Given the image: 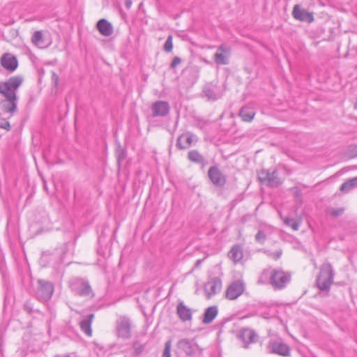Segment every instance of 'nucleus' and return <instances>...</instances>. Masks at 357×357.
<instances>
[{"label":"nucleus","mask_w":357,"mask_h":357,"mask_svg":"<svg viewBox=\"0 0 357 357\" xmlns=\"http://www.w3.org/2000/svg\"><path fill=\"white\" fill-rule=\"evenodd\" d=\"M170 111V106L168 102L158 100L153 103L151 106L152 116L153 117H165L167 116Z\"/></svg>","instance_id":"4468645a"},{"label":"nucleus","mask_w":357,"mask_h":357,"mask_svg":"<svg viewBox=\"0 0 357 357\" xmlns=\"http://www.w3.org/2000/svg\"><path fill=\"white\" fill-rule=\"evenodd\" d=\"M96 28L101 35L106 37L110 36L114 32L112 24L105 19L98 20Z\"/></svg>","instance_id":"412c9836"},{"label":"nucleus","mask_w":357,"mask_h":357,"mask_svg":"<svg viewBox=\"0 0 357 357\" xmlns=\"http://www.w3.org/2000/svg\"><path fill=\"white\" fill-rule=\"evenodd\" d=\"M172 36L169 35L167 38L166 39V41L164 45V50L167 52H170L172 50L173 48V43H172Z\"/></svg>","instance_id":"2f4dec72"},{"label":"nucleus","mask_w":357,"mask_h":357,"mask_svg":"<svg viewBox=\"0 0 357 357\" xmlns=\"http://www.w3.org/2000/svg\"><path fill=\"white\" fill-rule=\"evenodd\" d=\"M271 273V270H269V269L264 270L259 277L257 283L260 284H267L268 282H270Z\"/></svg>","instance_id":"c85d7f7f"},{"label":"nucleus","mask_w":357,"mask_h":357,"mask_svg":"<svg viewBox=\"0 0 357 357\" xmlns=\"http://www.w3.org/2000/svg\"><path fill=\"white\" fill-rule=\"evenodd\" d=\"M238 337L244 343L245 349H249L250 344L256 343L259 340V335L254 330L245 328L241 329Z\"/></svg>","instance_id":"9d476101"},{"label":"nucleus","mask_w":357,"mask_h":357,"mask_svg":"<svg viewBox=\"0 0 357 357\" xmlns=\"http://www.w3.org/2000/svg\"><path fill=\"white\" fill-rule=\"evenodd\" d=\"M258 178L261 183L270 188H277L282 183L276 169H261L258 173Z\"/></svg>","instance_id":"423d86ee"},{"label":"nucleus","mask_w":357,"mask_h":357,"mask_svg":"<svg viewBox=\"0 0 357 357\" xmlns=\"http://www.w3.org/2000/svg\"><path fill=\"white\" fill-rule=\"evenodd\" d=\"M0 128L9 130L10 128V123L8 121L0 122Z\"/></svg>","instance_id":"ea45409f"},{"label":"nucleus","mask_w":357,"mask_h":357,"mask_svg":"<svg viewBox=\"0 0 357 357\" xmlns=\"http://www.w3.org/2000/svg\"><path fill=\"white\" fill-rule=\"evenodd\" d=\"M94 317L93 314H90L84 317L79 323L80 328L86 335H92L91 323Z\"/></svg>","instance_id":"4be33fe9"},{"label":"nucleus","mask_w":357,"mask_h":357,"mask_svg":"<svg viewBox=\"0 0 357 357\" xmlns=\"http://www.w3.org/2000/svg\"><path fill=\"white\" fill-rule=\"evenodd\" d=\"M176 314L183 321H190L192 317V310L180 301L176 306Z\"/></svg>","instance_id":"aec40b11"},{"label":"nucleus","mask_w":357,"mask_h":357,"mask_svg":"<svg viewBox=\"0 0 357 357\" xmlns=\"http://www.w3.org/2000/svg\"><path fill=\"white\" fill-rule=\"evenodd\" d=\"M132 348L136 354H139L143 351V350L144 349V344L140 343L139 341H135L133 343Z\"/></svg>","instance_id":"c9c22d12"},{"label":"nucleus","mask_w":357,"mask_h":357,"mask_svg":"<svg viewBox=\"0 0 357 357\" xmlns=\"http://www.w3.org/2000/svg\"><path fill=\"white\" fill-rule=\"evenodd\" d=\"M344 209L343 208H331L328 210V213L332 216L336 218L343 214Z\"/></svg>","instance_id":"e433bc0d"},{"label":"nucleus","mask_w":357,"mask_h":357,"mask_svg":"<svg viewBox=\"0 0 357 357\" xmlns=\"http://www.w3.org/2000/svg\"><path fill=\"white\" fill-rule=\"evenodd\" d=\"M31 41L36 46L43 47L44 43L43 33L40 31H35L32 36Z\"/></svg>","instance_id":"cd10ccee"},{"label":"nucleus","mask_w":357,"mask_h":357,"mask_svg":"<svg viewBox=\"0 0 357 357\" xmlns=\"http://www.w3.org/2000/svg\"><path fill=\"white\" fill-rule=\"evenodd\" d=\"M172 341L167 340L165 344V349L162 357H171Z\"/></svg>","instance_id":"473e14b6"},{"label":"nucleus","mask_w":357,"mask_h":357,"mask_svg":"<svg viewBox=\"0 0 357 357\" xmlns=\"http://www.w3.org/2000/svg\"><path fill=\"white\" fill-rule=\"evenodd\" d=\"M203 92L209 100H216L223 95V90L217 85H211L204 87Z\"/></svg>","instance_id":"6ab92c4d"},{"label":"nucleus","mask_w":357,"mask_h":357,"mask_svg":"<svg viewBox=\"0 0 357 357\" xmlns=\"http://www.w3.org/2000/svg\"><path fill=\"white\" fill-rule=\"evenodd\" d=\"M293 17L299 21L306 22H312L314 20L313 14L312 13H309L304 9H301L298 5H295L293 11H292Z\"/></svg>","instance_id":"a211bd4d"},{"label":"nucleus","mask_w":357,"mask_h":357,"mask_svg":"<svg viewBox=\"0 0 357 357\" xmlns=\"http://www.w3.org/2000/svg\"><path fill=\"white\" fill-rule=\"evenodd\" d=\"M116 335L122 339H129L131 337V321L126 317H120L116 324Z\"/></svg>","instance_id":"6e6552de"},{"label":"nucleus","mask_w":357,"mask_h":357,"mask_svg":"<svg viewBox=\"0 0 357 357\" xmlns=\"http://www.w3.org/2000/svg\"><path fill=\"white\" fill-rule=\"evenodd\" d=\"M208 176L211 181L216 187H223L226 183V177L217 166H212L208 171Z\"/></svg>","instance_id":"f8f14e48"},{"label":"nucleus","mask_w":357,"mask_h":357,"mask_svg":"<svg viewBox=\"0 0 357 357\" xmlns=\"http://www.w3.org/2000/svg\"><path fill=\"white\" fill-rule=\"evenodd\" d=\"M357 187V176L349 179L343 183L340 187V190L344 192H348L351 189Z\"/></svg>","instance_id":"bb28decb"},{"label":"nucleus","mask_w":357,"mask_h":357,"mask_svg":"<svg viewBox=\"0 0 357 357\" xmlns=\"http://www.w3.org/2000/svg\"><path fill=\"white\" fill-rule=\"evenodd\" d=\"M37 284L35 291L36 297L41 302H47L50 300L54 292L53 284L44 280H38Z\"/></svg>","instance_id":"0eeeda50"},{"label":"nucleus","mask_w":357,"mask_h":357,"mask_svg":"<svg viewBox=\"0 0 357 357\" xmlns=\"http://www.w3.org/2000/svg\"><path fill=\"white\" fill-rule=\"evenodd\" d=\"M231 48L227 45H221L214 54V61L218 65H227L229 63Z\"/></svg>","instance_id":"ddd939ff"},{"label":"nucleus","mask_w":357,"mask_h":357,"mask_svg":"<svg viewBox=\"0 0 357 357\" xmlns=\"http://www.w3.org/2000/svg\"><path fill=\"white\" fill-rule=\"evenodd\" d=\"M245 285L242 280L233 282L227 289L226 297L229 300L236 299L245 291Z\"/></svg>","instance_id":"9b49d317"},{"label":"nucleus","mask_w":357,"mask_h":357,"mask_svg":"<svg viewBox=\"0 0 357 357\" xmlns=\"http://www.w3.org/2000/svg\"><path fill=\"white\" fill-rule=\"evenodd\" d=\"M69 285L71 291L77 295L88 298H93L94 296L89 282L82 278L71 279Z\"/></svg>","instance_id":"20e7f679"},{"label":"nucleus","mask_w":357,"mask_h":357,"mask_svg":"<svg viewBox=\"0 0 357 357\" xmlns=\"http://www.w3.org/2000/svg\"><path fill=\"white\" fill-rule=\"evenodd\" d=\"M222 288V281L218 278H213L204 286V291L208 298L218 293Z\"/></svg>","instance_id":"dca6fc26"},{"label":"nucleus","mask_w":357,"mask_h":357,"mask_svg":"<svg viewBox=\"0 0 357 357\" xmlns=\"http://www.w3.org/2000/svg\"><path fill=\"white\" fill-rule=\"evenodd\" d=\"M202 263V260H197V262H196V266H198L200 265V264Z\"/></svg>","instance_id":"79ce46f5"},{"label":"nucleus","mask_w":357,"mask_h":357,"mask_svg":"<svg viewBox=\"0 0 357 357\" xmlns=\"http://www.w3.org/2000/svg\"><path fill=\"white\" fill-rule=\"evenodd\" d=\"M24 78L21 75L10 77L5 82H0V93L5 98L1 101V110L4 114L12 116L17 111V90L22 85Z\"/></svg>","instance_id":"f257e3e1"},{"label":"nucleus","mask_w":357,"mask_h":357,"mask_svg":"<svg viewBox=\"0 0 357 357\" xmlns=\"http://www.w3.org/2000/svg\"><path fill=\"white\" fill-rule=\"evenodd\" d=\"M218 309L216 305H213L206 308L204 314L202 322L205 324L211 323L218 315Z\"/></svg>","instance_id":"5701e85b"},{"label":"nucleus","mask_w":357,"mask_h":357,"mask_svg":"<svg viewBox=\"0 0 357 357\" xmlns=\"http://www.w3.org/2000/svg\"><path fill=\"white\" fill-rule=\"evenodd\" d=\"M291 274L282 269H273L270 276V284L275 289H282L290 282Z\"/></svg>","instance_id":"39448f33"},{"label":"nucleus","mask_w":357,"mask_h":357,"mask_svg":"<svg viewBox=\"0 0 357 357\" xmlns=\"http://www.w3.org/2000/svg\"><path fill=\"white\" fill-rule=\"evenodd\" d=\"M197 142L196 135L186 132L179 135L176 141V146L179 149H186Z\"/></svg>","instance_id":"2eb2a0df"},{"label":"nucleus","mask_w":357,"mask_h":357,"mask_svg":"<svg viewBox=\"0 0 357 357\" xmlns=\"http://www.w3.org/2000/svg\"><path fill=\"white\" fill-rule=\"evenodd\" d=\"M264 253L270 258L274 260H278L280 258L282 254V250L281 249L278 250L275 252H271L270 250H264Z\"/></svg>","instance_id":"7c9ffc66"},{"label":"nucleus","mask_w":357,"mask_h":357,"mask_svg":"<svg viewBox=\"0 0 357 357\" xmlns=\"http://www.w3.org/2000/svg\"><path fill=\"white\" fill-rule=\"evenodd\" d=\"M266 239V234L263 230H259L255 235V241L261 244H263Z\"/></svg>","instance_id":"72a5a7b5"},{"label":"nucleus","mask_w":357,"mask_h":357,"mask_svg":"<svg viewBox=\"0 0 357 357\" xmlns=\"http://www.w3.org/2000/svg\"><path fill=\"white\" fill-rule=\"evenodd\" d=\"M181 59L178 56H175L170 64V67L172 68H175L178 64L181 63Z\"/></svg>","instance_id":"58836bf2"},{"label":"nucleus","mask_w":357,"mask_h":357,"mask_svg":"<svg viewBox=\"0 0 357 357\" xmlns=\"http://www.w3.org/2000/svg\"><path fill=\"white\" fill-rule=\"evenodd\" d=\"M59 83V77L54 71H52V84L54 87H58Z\"/></svg>","instance_id":"4c0bfd02"},{"label":"nucleus","mask_w":357,"mask_h":357,"mask_svg":"<svg viewBox=\"0 0 357 357\" xmlns=\"http://www.w3.org/2000/svg\"><path fill=\"white\" fill-rule=\"evenodd\" d=\"M284 223L287 225L290 226L295 231L298 230L300 226L299 223L296 222L294 219L287 218L284 220Z\"/></svg>","instance_id":"f704fd0d"},{"label":"nucleus","mask_w":357,"mask_h":357,"mask_svg":"<svg viewBox=\"0 0 357 357\" xmlns=\"http://www.w3.org/2000/svg\"><path fill=\"white\" fill-rule=\"evenodd\" d=\"M188 159L195 163L202 165L204 167L206 165V160L197 150H191L188 153Z\"/></svg>","instance_id":"b1692460"},{"label":"nucleus","mask_w":357,"mask_h":357,"mask_svg":"<svg viewBox=\"0 0 357 357\" xmlns=\"http://www.w3.org/2000/svg\"><path fill=\"white\" fill-rule=\"evenodd\" d=\"M255 114V113L253 109L247 106L243 107L239 112V115L242 120L248 122H250L253 119Z\"/></svg>","instance_id":"a878e982"},{"label":"nucleus","mask_w":357,"mask_h":357,"mask_svg":"<svg viewBox=\"0 0 357 357\" xmlns=\"http://www.w3.org/2000/svg\"><path fill=\"white\" fill-rule=\"evenodd\" d=\"M132 5V0H125V6L129 9Z\"/></svg>","instance_id":"a19ab883"},{"label":"nucleus","mask_w":357,"mask_h":357,"mask_svg":"<svg viewBox=\"0 0 357 357\" xmlns=\"http://www.w3.org/2000/svg\"><path fill=\"white\" fill-rule=\"evenodd\" d=\"M269 354H278L282 356H290L289 347L281 340H271L267 346Z\"/></svg>","instance_id":"1a4fd4ad"},{"label":"nucleus","mask_w":357,"mask_h":357,"mask_svg":"<svg viewBox=\"0 0 357 357\" xmlns=\"http://www.w3.org/2000/svg\"><path fill=\"white\" fill-rule=\"evenodd\" d=\"M176 351L178 357H202V349L192 340L182 339L177 342Z\"/></svg>","instance_id":"f03ea898"},{"label":"nucleus","mask_w":357,"mask_h":357,"mask_svg":"<svg viewBox=\"0 0 357 357\" xmlns=\"http://www.w3.org/2000/svg\"><path fill=\"white\" fill-rule=\"evenodd\" d=\"M334 278L333 269L328 262L324 263L320 268V273L317 279L318 288L321 291L329 290Z\"/></svg>","instance_id":"7ed1b4c3"},{"label":"nucleus","mask_w":357,"mask_h":357,"mask_svg":"<svg viewBox=\"0 0 357 357\" xmlns=\"http://www.w3.org/2000/svg\"><path fill=\"white\" fill-rule=\"evenodd\" d=\"M229 257L235 263L239 261L243 257V252L242 248L239 245H235L232 247L229 252Z\"/></svg>","instance_id":"393cba45"},{"label":"nucleus","mask_w":357,"mask_h":357,"mask_svg":"<svg viewBox=\"0 0 357 357\" xmlns=\"http://www.w3.org/2000/svg\"><path fill=\"white\" fill-rule=\"evenodd\" d=\"M116 156L118 163L123 162L126 158V152L120 144L116 146Z\"/></svg>","instance_id":"c756f323"},{"label":"nucleus","mask_w":357,"mask_h":357,"mask_svg":"<svg viewBox=\"0 0 357 357\" xmlns=\"http://www.w3.org/2000/svg\"><path fill=\"white\" fill-rule=\"evenodd\" d=\"M1 65L7 70L13 72L17 68L16 57L10 53H5L1 57Z\"/></svg>","instance_id":"f3484780"}]
</instances>
